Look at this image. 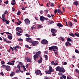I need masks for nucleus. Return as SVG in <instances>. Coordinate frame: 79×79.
<instances>
[{"label": "nucleus", "mask_w": 79, "mask_h": 79, "mask_svg": "<svg viewBox=\"0 0 79 79\" xmlns=\"http://www.w3.org/2000/svg\"><path fill=\"white\" fill-rule=\"evenodd\" d=\"M58 63H55V62L54 63V65H58Z\"/></svg>", "instance_id": "obj_50"}, {"label": "nucleus", "mask_w": 79, "mask_h": 79, "mask_svg": "<svg viewBox=\"0 0 79 79\" xmlns=\"http://www.w3.org/2000/svg\"><path fill=\"white\" fill-rule=\"evenodd\" d=\"M8 13V12L7 11V10H6L5 11V12H4V14L5 15H7V14Z\"/></svg>", "instance_id": "obj_37"}, {"label": "nucleus", "mask_w": 79, "mask_h": 79, "mask_svg": "<svg viewBox=\"0 0 79 79\" xmlns=\"http://www.w3.org/2000/svg\"><path fill=\"white\" fill-rule=\"evenodd\" d=\"M55 62V61H52V62H51V64L54 65V63Z\"/></svg>", "instance_id": "obj_56"}, {"label": "nucleus", "mask_w": 79, "mask_h": 79, "mask_svg": "<svg viewBox=\"0 0 79 79\" xmlns=\"http://www.w3.org/2000/svg\"><path fill=\"white\" fill-rule=\"evenodd\" d=\"M21 14V12L19 10L18 11V12L17 15H20V14Z\"/></svg>", "instance_id": "obj_40"}, {"label": "nucleus", "mask_w": 79, "mask_h": 79, "mask_svg": "<svg viewBox=\"0 0 79 79\" xmlns=\"http://www.w3.org/2000/svg\"><path fill=\"white\" fill-rule=\"evenodd\" d=\"M57 12L60 14H63V12H62L61 10L59 9H57Z\"/></svg>", "instance_id": "obj_11"}, {"label": "nucleus", "mask_w": 79, "mask_h": 79, "mask_svg": "<svg viewBox=\"0 0 79 79\" xmlns=\"http://www.w3.org/2000/svg\"><path fill=\"white\" fill-rule=\"evenodd\" d=\"M33 42L31 38L29 40L28 42H29L30 43H32Z\"/></svg>", "instance_id": "obj_36"}, {"label": "nucleus", "mask_w": 79, "mask_h": 79, "mask_svg": "<svg viewBox=\"0 0 79 79\" xmlns=\"http://www.w3.org/2000/svg\"><path fill=\"white\" fill-rule=\"evenodd\" d=\"M41 43L42 44H48V42L47 40L44 39L42 40Z\"/></svg>", "instance_id": "obj_2"}, {"label": "nucleus", "mask_w": 79, "mask_h": 79, "mask_svg": "<svg viewBox=\"0 0 79 79\" xmlns=\"http://www.w3.org/2000/svg\"><path fill=\"white\" fill-rule=\"evenodd\" d=\"M47 16L48 17V18H51V15H49V14H48L47 15Z\"/></svg>", "instance_id": "obj_49"}, {"label": "nucleus", "mask_w": 79, "mask_h": 79, "mask_svg": "<svg viewBox=\"0 0 79 79\" xmlns=\"http://www.w3.org/2000/svg\"><path fill=\"white\" fill-rule=\"evenodd\" d=\"M53 48V49H55V50H58V47H56V46H52Z\"/></svg>", "instance_id": "obj_21"}, {"label": "nucleus", "mask_w": 79, "mask_h": 79, "mask_svg": "<svg viewBox=\"0 0 79 79\" xmlns=\"http://www.w3.org/2000/svg\"><path fill=\"white\" fill-rule=\"evenodd\" d=\"M15 74V73L14 72H12L11 73L10 76V77H12L14 76Z\"/></svg>", "instance_id": "obj_19"}, {"label": "nucleus", "mask_w": 79, "mask_h": 79, "mask_svg": "<svg viewBox=\"0 0 79 79\" xmlns=\"http://www.w3.org/2000/svg\"><path fill=\"white\" fill-rule=\"evenodd\" d=\"M31 61V58H29L28 59H27V62H30Z\"/></svg>", "instance_id": "obj_28"}, {"label": "nucleus", "mask_w": 79, "mask_h": 79, "mask_svg": "<svg viewBox=\"0 0 79 79\" xmlns=\"http://www.w3.org/2000/svg\"><path fill=\"white\" fill-rule=\"evenodd\" d=\"M45 53L47 54V55H48V52L47 51H45Z\"/></svg>", "instance_id": "obj_58"}, {"label": "nucleus", "mask_w": 79, "mask_h": 79, "mask_svg": "<svg viewBox=\"0 0 79 79\" xmlns=\"http://www.w3.org/2000/svg\"><path fill=\"white\" fill-rule=\"evenodd\" d=\"M49 71H53V69L52 68V66H49Z\"/></svg>", "instance_id": "obj_24"}, {"label": "nucleus", "mask_w": 79, "mask_h": 79, "mask_svg": "<svg viewBox=\"0 0 79 79\" xmlns=\"http://www.w3.org/2000/svg\"><path fill=\"white\" fill-rule=\"evenodd\" d=\"M24 21H25V23L27 25H28L30 23V21L28 19H25L24 20Z\"/></svg>", "instance_id": "obj_3"}, {"label": "nucleus", "mask_w": 79, "mask_h": 79, "mask_svg": "<svg viewBox=\"0 0 79 79\" xmlns=\"http://www.w3.org/2000/svg\"><path fill=\"white\" fill-rule=\"evenodd\" d=\"M61 67H60L58 66L56 68V71H59V70L60 69Z\"/></svg>", "instance_id": "obj_22"}, {"label": "nucleus", "mask_w": 79, "mask_h": 79, "mask_svg": "<svg viewBox=\"0 0 79 79\" xmlns=\"http://www.w3.org/2000/svg\"><path fill=\"white\" fill-rule=\"evenodd\" d=\"M13 48H14V49L15 50V51H17L18 50L17 49V48H16V47H14Z\"/></svg>", "instance_id": "obj_44"}, {"label": "nucleus", "mask_w": 79, "mask_h": 79, "mask_svg": "<svg viewBox=\"0 0 79 79\" xmlns=\"http://www.w3.org/2000/svg\"><path fill=\"white\" fill-rule=\"evenodd\" d=\"M44 11L46 12V13L47 14L48 12V10H44Z\"/></svg>", "instance_id": "obj_45"}, {"label": "nucleus", "mask_w": 79, "mask_h": 79, "mask_svg": "<svg viewBox=\"0 0 79 79\" xmlns=\"http://www.w3.org/2000/svg\"><path fill=\"white\" fill-rule=\"evenodd\" d=\"M41 53L40 51L37 52L35 55L34 56V59L35 60H36L37 58H39V57H41Z\"/></svg>", "instance_id": "obj_1"}, {"label": "nucleus", "mask_w": 79, "mask_h": 79, "mask_svg": "<svg viewBox=\"0 0 79 79\" xmlns=\"http://www.w3.org/2000/svg\"><path fill=\"white\" fill-rule=\"evenodd\" d=\"M75 52L79 54V51L77 49H75Z\"/></svg>", "instance_id": "obj_33"}, {"label": "nucleus", "mask_w": 79, "mask_h": 79, "mask_svg": "<svg viewBox=\"0 0 79 79\" xmlns=\"http://www.w3.org/2000/svg\"><path fill=\"white\" fill-rule=\"evenodd\" d=\"M40 13L41 14H43V10H41L40 11Z\"/></svg>", "instance_id": "obj_59"}, {"label": "nucleus", "mask_w": 79, "mask_h": 79, "mask_svg": "<svg viewBox=\"0 0 79 79\" xmlns=\"http://www.w3.org/2000/svg\"><path fill=\"white\" fill-rule=\"evenodd\" d=\"M52 35L53 36H56V34L55 33H53L52 34Z\"/></svg>", "instance_id": "obj_60"}, {"label": "nucleus", "mask_w": 79, "mask_h": 79, "mask_svg": "<svg viewBox=\"0 0 79 79\" xmlns=\"http://www.w3.org/2000/svg\"><path fill=\"white\" fill-rule=\"evenodd\" d=\"M66 46H71V44L69 42H67L65 43Z\"/></svg>", "instance_id": "obj_17"}, {"label": "nucleus", "mask_w": 79, "mask_h": 79, "mask_svg": "<svg viewBox=\"0 0 79 79\" xmlns=\"http://www.w3.org/2000/svg\"><path fill=\"white\" fill-rule=\"evenodd\" d=\"M57 26L58 27H62L63 26V25L61 24V23H58L57 24Z\"/></svg>", "instance_id": "obj_18"}, {"label": "nucleus", "mask_w": 79, "mask_h": 79, "mask_svg": "<svg viewBox=\"0 0 79 79\" xmlns=\"http://www.w3.org/2000/svg\"><path fill=\"white\" fill-rule=\"evenodd\" d=\"M62 77H63V78L65 79L66 78V77L64 75H63L62 76Z\"/></svg>", "instance_id": "obj_47"}, {"label": "nucleus", "mask_w": 79, "mask_h": 79, "mask_svg": "<svg viewBox=\"0 0 79 79\" xmlns=\"http://www.w3.org/2000/svg\"><path fill=\"white\" fill-rule=\"evenodd\" d=\"M44 16H41L40 17V20L42 22H44Z\"/></svg>", "instance_id": "obj_10"}, {"label": "nucleus", "mask_w": 79, "mask_h": 79, "mask_svg": "<svg viewBox=\"0 0 79 79\" xmlns=\"http://www.w3.org/2000/svg\"><path fill=\"white\" fill-rule=\"evenodd\" d=\"M51 31L52 33H56V30L55 29H52L51 30Z\"/></svg>", "instance_id": "obj_15"}, {"label": "nucleus", "mask_w": 79, "mask_h": 79, "mask_svg": "<svg viewBox=\"0 0 79 79\" xmlns=\"http://www.w3.org/2000/svg\"><path fill=\"white\" fill-rule=\"evenodd\" d=\"M19 41H23V40L21 38H19L18 39Z\"/></svg>", "instance_id": "obj_54"}, {"label": "nucleus", "mask_w": 79, "mask_h": 79, "mask_svg": "<svg viewBox=\"0 0 79 79\" xmlns=\"http://www.w3.org/2000/svg\"><path fill=\"white\" fill-rule=\"evenodd\" d=\"M5 69L9 72L11 70V67L10 66L8 65L6 66Z\"/></svg>", "instance_id": "obj_5"}, {"label": "nucleus", "mask_w": 79, "mask_h": 79, "mask_svg": "<svg viewBox=\"0 0 79 79\" xmlns=\"http://www.w3.org/2000/svg\"><path fill=\"white\" fill-rule=\"evenodd\" d=\"M68 26H69L70 27H71L72 26H73V23L71 22H69L68 23Z\"/></svg>", "instance_id": "obj_7"}, {"label": "nucleus", "mask_w": 79, "mask_h": 79, "mask_svg": "<svg viewBox=\"0 0 79 79\" xmlns=\"http://www.w3.org/2000/svg\"><path fill=\"white\" fill-rule=\"evenodd\" d=\"M41 73V71H40L39 70H37L35 72V73L37 75H39V74H40Z\"/></svg>", "instance_id": "obj_12"}, {"label": "nucleus", "mask_w": 79, "mask_h": 79, "mask_svg": "<svg viewBox=\"0 0 79 79\" xmlns=\"http://www.w3.org/2000/svg\"><path fill=\"white\" fill-rule=\"evenodd\" d=\"M25 36H26V37H30L31 36V35H29L28 34H26L25 35Z\"/></svg>", "instance_id": "obj_51"}, {"label": "nucleus", "mask_w": 79, "mask_h": 79, "mask_svg": "<svg viewBox=\"0 0 79 79\" xmlns=\"http://www.w3.org/2000/svg\"><path fill=\"white\" fill-rule=\"evenodd\" d=\"M19 69H17L16 70V73H20V72H19Z\"/></svg>", "instance_id": "obj_43"}, {"label": "nucleus", "mask_w": 79, "mask_h": 79, "mask_svg": "<svg viewBox=\"0 0 79 79\" xmlns=\"http://www.w3.org/2000/svg\"><path fill=\"white\" fill-rule=\"evenodd\" d=\"M15 47H16V48H17V49L19 48V47L18 45L15 46Z\"/></svg>", "instance_id": "obj_62"}, {"label": "nucleus", "mask_w": 79, "mask_h": 79, "mask_svg": "<svg viewBox=\"0 0 79 79\" xmlns=\"http://www.w3.org/2000/svg\"><path fill=\"white\" fill-rule=\"evenodd\" d=\"M65 8L64 7H62V10H63V12L64 13V12L65 11Z\"/></svg>", "instance_id": "obj_53"}, {"label": "nucleus", "mask_w": 79, "mask_h": 79, "mask_svg": "<svg viewBox=\"0 0 79 79\" xmlns=\"http://www.w3.org/2000/svg\"><path fill=\"white\" fill-rule=\"evenodd\" d=\"M20 27H17L16 28V30L17 31H18L19 30H20Z\"/></svg>", "instance_id": "obj_35"}, {"label": "nucleus", "mask_w": 79, "mask_h": 79, "mask_svg": "<svg viewBox=\"0 0 79 79\" xmlns=\"http://www.w3.org/2000/svg\"><path fill=\"white\" fill-rule=\"evenodd\" d=\"M31 39V38L30 37H28V38H27L26 39V40L27 41V42H28L29 41V40Z\"/></svg>", "instance_id": "obj_23"}, {"label": "nucleus", "mask_w": 79, "mask_h": 79, "mask_svg": "<svg viewBox=\"0 0 79 79\" xmlns=\"http://www.w3.org/2000/svg\"><path fill=\"white\" fill-rule=\"evenodd\" d=\"M59 72L60 73L62 72L63 73H64L65 72V70L64 69V68L60 67L59 70Z\"/></svg>", "instance_id": "obj_4"}, {"label": "nucleus", "mask_w": 79, "mask_h": 79, "mask_svg": "<svg viewBox=\"0 0 79 79\" xmlns=\"http://www.w3.org/2000/svg\"><path fill=\"white\" fill-rule=\"evenodd\" d=\"M50 6L52 7H53L54 6V3H51V4L50 5Z\"/></svg>", "instance_id": "obj_48"}, {"label": "nucleus", "mask_w": 79, "mask_h": 79, "mask_svg": "<svg viewBox=\"0 0 79 79\" xmlns=\"http://www.w3.org/2000/svg\"><path fill=\"white\" fill-rule=\"evenodd\" d=\"M39 42L37 41H34L32 42V45L33 46H35L39 44Z\"/></svg>", "instance_id": "obj_6"}, {"label": "nucleus", "mask_w": 79, "mask_h": 79, "mask_svg": "<svg viewBox=\"0 0 79 79\" xmlns=\"http://www.w3.org/2000/svg\"><path fill=\"white\" fill-rule=\"evenodd\" d=\"M3 40L5 41V42H6V40H7V39L6 38H5V37H3Z\"/></svg>", "instance_id": "obj_38"}, {"label": "nucleus", "mask_w": 79, "mask_h": 79, "mask_svg": "<svg viewBox=\"0 0 79 79\" xmlns=\"http://www.w3.org/2000/svg\"><path fill=\"white\" fill-rule=\"evenodd\" d=\"M6 66L5 64L3 65H2V68L3 69L6 68Z\"/></svg>", "instance_id": "obj_34"}, {"label": "nucleus", "mask_w": 79, "mask_h": 79, "mask_svg": "<svg viewBox=\"0 0 79 79\" xmlns=\"http://www.w3.org/2000/svg\"><path fill=\"white\" fill-rule=\"evenodd\" d=\"M16 35H22V34L19 33L18 32H17Z\"/></svg>", "instance_id": "obj_32"}, {"label": "nucleus", "mask_w": 79, "mask_h": 79, "mask_svg": "<svg viewBox=\"0 0 79 79\" xmlns=\"http://www.w3.org/2000/svg\"><path fill=\"white\" fill-rule=\"evenodd\" d=\"M16 4V3H15V2H11V4L12 5L14 6V5H15Z\"/></svg>", "instance_id": "obj_39"}, {"label": "nucleus", "mask_w": 79, "mask_h": 79, "mask_svg": "<svg viewBox=\"0 0 79 79\" xmlns=\"http://www.w3.org/2000/svg\"><path fill=\"white\" fill-rule=\"evenodd\" d=\"M6 34L8 35V34L12 35V34L10 33H9V32H4Z\"/></svg>", "instance_id": "obj_31"}, {"label": "nucleus", "mask_w": 79, "mask_h": 79, "mask_svg": "<svg viewBox=\"0 0 79 79\" xmlns=\"http://www.w3.org/2000/svg\"><path fill=\"white\" fill-rule=\"evenodd\" d=\"M21 9L22 10H26V9L25 7H22Z\"/></svg>", "instance_id": "obj_57"}, {"label": "nucleus", "mask_w": 79, "mask_h": 79, "mask_svg": "<svg viewBox=\"0 0 79 79\" xmlns=\"http://www.w3.org/2000/svg\"><path fill=\"white\" fill-rule=\"evenodd\" d=\"M44 56H45V60H48V56L47 55H45Z\"/></svg>", "instance_id": "obj_29"}, {"label": "nucleus", "mask_w": 79, "mask_h": 79, "mask_svg": "<svg viewBox=\"0 0 79 79\" xmlns=\"http://www.w3.org/2000/svg\"><path fill=\"white\" fill-rule=\"evenodd\" d=\"M8 38L10 40H11L13 38V36L12 35H8Z\"/></svg>", "instance_id": "obj_20"}, {"label": "nucleus", "mask_w": 79, "mask_h": 79, "mask_svg": "<svg viewBox=\"0 0 79 79\" xmlns=\"http://www.w3.org/2000/svg\"><path fill=\"white\" fill-rule=\"evenodd\" d=\"M1 64H5V61H1Z\"/></svg>", "instance_id": "obj_27"}, {"label": "nucleus", "mask_w": 79, "mask_h": 79, "mask_svg": "<svg viewBox=\"0 0 79 79\" xmlns=\"http://www.w3.org/2000/svg\"><path fill=\"white\" fill-rule=\"evenodd\" d=\"M12 10L13 11H14L15 10V9L14 8H12Z\"/></svg>", "instance_id": "obj_63"}, {"label": "nucleus", "mask_w": 79, "mask_h": 79, "mask_svg": "<svg viewBox=\"0 0 79 79\" xmlns=\"http://www.w3.org/2000/svg\"><path fill=\"white\" fill-rule=\"evenodd\" d=\"M45 79H50L49 77H46V78H45Z\"/></svg>", "instance_id": "obj_64"}, {"label": "nucleus", "mask_w": 79, "mask_h": 79, "mask_svg": "<svg viewBox=\"0 0 79 79\" xmlns=\"http://www.w3.org/2000/svg\"><path fill=\"white\" fill-rule=\"evenodd\" d=\"M67 40L69 42H70L71 41V40L70 38H67Z\"/></svg>", "instance_id": "obj_30"}, {"label": "nucleus", "mask_w": 79, "mask_h": 79, "mask_svg": "<svg viewBox=\"0 0 79 79\" xmlns=\"http://www.w3.org/2000/svg\"><path fill=\"white\" fill-rule=\"evenodd\" d=\"M57 12V9H56L54 11V13L55 14H56V13Z\"/></svg>", "instance_id": "obj_52"}, {"label": "nucleus", "mask_w": 79, "mask_h": 79, "mask_svg": "<svg viewBox=\"0 0 79 79\" xmlns=\"http://www.w3.org/2000/svg\"><path fill=\"white\" fill-rule=\"evenodd\" d=\"M2 18L1 19H2H2H4V20L6 19V18L5 17V14H3L2 15Z\"/></svg>", "instance_id": "obj_16"}, {"label": "nucleus", "mask_w": 79, "mask_h": 79, "mask_svg": "<svg viewBox=\"0 0 79 79\" xmlns=\"http://www.w3.org/2000/svg\"><path fill=\"white\" fill-rule=\"evenodd\" d=\"M49 50H50V51H52V50L53 49V46L51 47H49Z\"/></svg>", "instance_id": "obj_25"}, {"label": "nucleus", "mask_w": 79, "mask_h": 79, "mask_svg": "<svg viewBox=\"0 0 79 79\" xmlns=\"http://www.w3.org/2000/svg\"><path fill=\"white\" fill-rule=\"evenodd\" d=\"M17 67L18 68L19 70L21 69V67H20V66L19 65H18L17 66Z\"/></svg>", "instance_id": "obj_41"}, {"label": "nucleus", "mask_w": 79, "mask_h": 79, "mask_svg": "<svg viewBox=\"0 0 79 79\" xmlns=\"http://www.w3.org/2000/svg\"><path fill=\"white\" fill-rule=\"evenodd\" d=\"M40 59H39L38 61V63L39 64H41L43 61V60H42V57H40Z\"/></svg>", "instance_id": "obj_8"}, {"label": "nucleus", "mask_w": 79, "mask_h": 79, "mask_svg": "<svg viewBox=\"0 0 79 79\" xmlns=\"http://www.w3.org/2000/svg\"><path fill=\"white\" fill-rule=\"evenodd\" d=\"M34 28H35V27L34 26H33L31 27V29L32 30H33Z\"/></svg>", "instance_id": "obj_61"}, {"label": "nucleus", "mask_w": 79, "mask_h": 79, "mask_svg": "<svg viewBox=\"0 0 79 79\" xmlns=\"http://www.w3.org/2000/svg\"><path fill=\"white\" fill-rule=\"evenodd\" d=\"M60 38H61V40L62 41H64V39L63 37L61 36L60 37Z\"/></svg>", "instance_id": "obj_46"}, {"label": "nucleus", "mask_w": 79, "mask_h": 79, "mask_svg": "<svg viewBox=\"0 0 79 79\" xmlns=\"http://www.w3.org/2000/svg\"><path fill=\"white\" fill-rule=\"evenodd\" d=\"M46 74H51L52 72V71L48 70V71H45Z\"/></svg>", "instance_id": "obj_13"}, {"label": "nucleus", "mask_w": 79, "mask_h": 79, "mask_svg": "<svg viewBox=\"0 0 79 79\" xmlns=\"http://www.w3.org/2000/svg\"><path fill=\"white\" fill-rule=\"evenodd\" d=\"M19 64L20 65H22L23 64L22 62H20L19 63Z\"/></svg>", "instance_id": "obj_42"}, {"label": "nucleus", "mask_w": 79, "mask_h": 79, "mask_svg": "<svg viewBox=\"0 0 79 79\" xmlns=\"http://www.w3.org/2000/svg\"><path fill=\"white\" fill-rule=\"evenodd\" d=\"M3 22H6V24H9V22H10V21L8 20L7 21V20H6V19L4 20L3 19H2Z\"/></svg>", "instance_id": "obj_9"}, {"label": "nucleus", "mask_w": 79, "mask_h": 79, "mask_svg": "<svg viewBox=\"0 0 79 79\" xmlns=\"http://www.w3.org/2000/svg\"><path fill=\"white\" fill-rule=\"evenodd\" d=\"M44 20H48V18H45L44 17Z\"/></svg>", "instance_id": "obj_55"}, {"label": "nucleus", "mask_w": 79, "mask_h": 79, "mask_svg": "<svg viewBox=\"0 0 79 79\" xmlns=\"http://www.w3.org/2000/svg\"><path fill=\"white\" fill-rule=\"evenodd\" d=\"M69 35H70L71 36H72L73 37H75V35L73 33H72L71 34H69Z\"/></svg>", "instance_id": "obj_26"}, {"label": "nucleus", "mask_w": 79, "mask_h": 79, "mask_svg": "<svg viewBox=\"0 0 79 79\" xmlns=\"http://www.w3.org/2000/svg\"><path fill=\"white\" fill-rule=\"evenodd\" d=\"M74 5L77 6L79 5V2L77 1H75L73 3Z\"/></svg>", "instance_id": "obj_14"}]
</instances>
